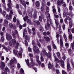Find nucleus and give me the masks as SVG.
<instances>
[{
	"label": "nucleus",
	"instance_id": "f257e3e1",
	"mask_svg": "<svg viewBox=\"0 0 74 74\" xmlns=\"http://www.w3.org/2000/svg\"><path fill=\"white\" fill-rule=\"evenodd\" d=\"M6 39L8 41H10L11 40H12V42H10L9 43V45L10 46H12V44L14 45H15L16 47L15 48L16 49L17 48H18V46H19V43L17 42H16V41L15 39H12V37L11 36V35L10 34H6Z\"/></svg>",
	"mask_w": 74,
	"mask_h": 74
},
{
	"label": "nucleus",
	"instance_id": "f03ea898",
	"mask_svg": "<svg viewBox=\"0 0 74 74\" xmlns=\"http://www.w3.org/2000/svg\"><path fill=\"white\" fill-rule=\"evenodd\" d=\"M63 16L64 17L66 16V18L64 20V22L67 25H68V22H67V19H68L69 20V27L70 28H71L72 27V20H71V18L69 17L70 16V14L69 13L67 12L66 13L65 12H64L63 13Z\"/></svg>",
	"mask_w": 74,
	"mask_h": 74
},
{
	"label": "nucleus",
	"instance_id": "7ed1b4c3",
	"mask_svg": "<svg viewBox=\"0 0 74 74\" xmlns=\"http://www.w3.org/2000/svg\"><path fill=\"white\" fill-rule=\"evenodd\" d=\"M32 45H33V49L34 52L36 53H39V52H40V50H39V49H38L37 46H36V44L35 43V42L34 40H33L32 41Z\"/></svg>",
	"mask_w": 74,
	"mask_h": 74
},
{
	"label": "nucleus",
	"instance_id": "20e7f679",
	"mask_svg": "<svg viewBox=\"0 0 74 74\" xmlns=\"http://www.w3.org/2000/svg\"><path fill=\"white\" fill-rule=\"evenodd\" d=\"M8 0V8L7 9V8H6V6L5 5H3V6L4 9H5V10H6L8 12L10 11V10H12V7L11 6V5H12V3H11V0Z\"/></svg>",
	"mask_w": 74,
	"mask_h": 74
},
{
	"label": "nucleus",
	"instance_id": "39448f33",
	"mask_svg": "<svg viewBox=\"0 0 74 74\" xmlns=\"http://www.w3.org/2000/svg\"><path fill=\"white\" fill-rule=\"evenodd\" d=\"M47 16V26H45V29L47 30V27H49L50 26V24H49V21L50 22H51V17H50V14L49 13H48L47 14H46Z\"/></svg>",
	"mask_w": 74,
	"mask_h": 74
},
{
	"label": "nucleus",
	"instance_id": "423d86ee",
	"mask_svg": "<svg viewBox=\"0 0 74 74\" xmlns=\"http://www.w3.org/2000/svg\"><path fill=\"white\" fill-rule=\"evenodd\" d=\"M54 59L56 62H61V65L62 67L63 68V69H64V61L63 60H60L58 59V58H56V56H55Z\"/></svg>",
	"mask_w": 74,
	"mask_h": 74
},
{
	"label": "nucleus",
	"instance_id": "0eeeda50",
	"mask_svg": "<svg viewBox=\"0 0 74 74\" xmlns=\"http://www.w3.org/2000/svg\"><path fill=\"white\" fill-rule=\"evenodd\" d=\"M42 52L44 56H47L49 58H51V53L49 52L48 54L44 49L42 50Z\"/></svg>",
	"mask_w": 74,
	"mask_h": 74
},
{
	"label": "nucleus",
	"instance_id": "6e6552de",
	"mask_svg": "<svg viewBox=\"0 0 74 74\" xmlns=\"http://www.w3.org/2000/svg\"><path fill=\"white\" fill-rule=\"evenodd\" d=\"M13 14V12L12 11V10H11L10 11V14L9 15H7L6 16V18L7 19H11V17L12 16V15Z\"/></svg>",
	"mask_w": 74,
	"mask_h": 74
},
{
	"label": "nucleus",
	"instance_id": "1a4fd4ad",
	"mask_svg": "<svg viewBox=\"0 0 74 74\" xmlns=\"http://www.w3.org/2000/svg\"><path fill=\"white\" fill-rule=\"evenodd\" d=\"M64 3V1L63 0H58L57 1V7H60V5H61V4Z\"/></svg>",
	"mask_w": 74,
	"mask_h": 74
},
{
	"label": "nucleus",
	"instance_id": "9d476101",
	"mask_svg": "<svg viewBox=\"0 0 74 74\" xmlns=\"http://www.w3.org/2000/svg\"><path fill=\"white\" fill-rule=\"evenodd\" d=\"M24 32H23V36L25 37V38L26 40H29L30 39V36H27V35H25V32H27V31L26 30V29H25L24 30Z\"/></svg>",
	"mask_w": 74,
	"mask_h": 74
},
{
	"label": "nucleus",
	"instance_id": "9b49d317",
	"mask_svg": "<svg viewBox=\"0 0 74 74\" xmlns=\"http://www.w3.org/2000/svg\"><path fill=\"white\" fill-rule=\"evenodd\" d=\"M13 59L14 60H13V59H12L10 61V64H11V65L13 64H14V63H17V60H16L15 58L14 57Z\"/></svg>",
	"mask_w": 74,
	"mask_h": 74
},
{
	"label": "nucleus",
	"instance_id": "f8f14e48",
	"mask_svg": "<svg viewBox=\"0 0 74 74\" xmlns=\"http://www.w3.org/2000/svg\"><path fill=\"white\" fill-rule=\"evenodd\" d=\"M24 21L26 22L27 20V22L28 23H29V24H32V22H31V21L30 19H28V17L27 16H25V17L23 18Z\"/></svg>",
	"mask_w": 74,
	"mask_h": 74
},
{
	"label": "nucleus",
	"instance_id": "ddd939ff",
	"mask_svg": "<svg viewBox=\"0 0 74 74\" xmlns=\"http://www.w3.org/2000/svg\"><path fill=\"white\" fill-rule=\"evenodd\" d=\"M48 67L49 69H52L53 71H55V68L53 65H51L50 62H49L48 64Z\"/></svg>",
	"mask_w": 74,
	"mask_h": 74
},
{
	"label": "nucleus",
	"instance_id": "4468645a",
	"mask_svg": "<svg viewBox=\"0 0 74 74\" xmlns=\"http://www.w3.org/2000/svg\"><path fill=\"white\" fill-rule=\"evenodd\" d=\"M54 20L55 21L56 27V28H54V27H53V24H51V25L54 28V29H58V26L59 25V22H58V20H56V19H54Z\"/></svg>",
	"mask_w": 74,
	"mask_h": 74
},
{
	"label": "nucleus",
	"instance_id": "2eb2a0df",
	"mask_svg": "<svg viewBox=\"0 0 74 74\" xmlns=\"http://www.w3.org/2000/svg\"><path fill=\"white\" fill-rule=\"evenodd\" d=\"M31 61L32 62V63L29 66V67H33L34 66L36 65V66H38V64H36L34 63H33V59L32 58H31Z\"/></svg>",
	"mask_w": 74,
	"mask_h": 74
},
{
	"label": "nucleus",
	"instance_id": "dca6fc26",
	"mask_svg": "<svg viewBox=\"0 0 74 74\" xmlns=\"http://www.w3.org/2000/svg\"><path fill=\"white\" fill-rule=\"evenodd\" d=\"M7 72L9 74L10 73V70L7 67H6L5 69V72H2V74H7Z\"/></svg>",
	"mask_w": 74,
	"mask_h": 74
},
{
	"label": "nucleus",
	"instance_id": "f3484780",
	"mask_svg": "<svg viewBox=\"0 0 74 74\" xmlns=\"http://www.w3.org/2000/svg\"><path fill=\"white\" fill-rule=\"evenodd\" d=\"M14 32V33L13 32H12V36L14 38H15L16 37L15 36V34H18V31L16 30H15Z\"/></svg>",
	"mask_w": 74,
	"mask_h": 74
},
{
	"label": "nucleus",
	"instance_id": "a211bd4d",
	"mask_svg": "<svg viewBox=\"0 0 74 74\" xmlns=\"http://www.w3.org/2000/svg\"><path fill=\"white\" fill-rule=\"evenodd\" d=\"M1 66L0 67L1 69H3L5 67V64L2 61H1Z\"/></svg>",
	"mask_w": 74,
	"mask_h": 74
},
{
	"label": "nucleus",
	"instance_id": "6ab92c4d",
	"mask_svg": "<svg viewBox=\"0 0 74 74\" xmlns=\"http://www.w3.org/2000/svg\"><path fill=\"white\" fill-rule=\"evenodd\" d=\"M60 46L61 47H63V40H62V39H63V38H62V36H60Z\"/></svg>",
	"mask_w": 74,
	"mask_h": 74
},
{
	"label": "nucleus",
	"instance_id": "aec40b11",
	"mask_svg": "<svg viewBox=\"0 0 74 74\" xmlns=\"http://www.w3.org/2000/svg\"><path fill=\"white\" fill-rule=\"evenodd\" d=\"M36 58L37 59L36 62H37L38 63V65L40 66L41 64V62L39 61V56H36Z\"/></svg>",
	"mask_w": 74,
	"mask_h": 74
},
{
	"label": "nucleus",
	"instance_id": "412c9836",
	"mask_svg": "<svg viewBox=\"0 0 74 74\" xmlns=\"http://www.w3.org/2000/svg\"><path fill=\"white\" fill-rule=\"evenodd\" d=\"M44 38L46 41H49L50 39L48 37L45 36Z\"/></svg>",
	"mask_w": 74,
	"mask_h": 74
},
{
	"label": "nucleus",
	"instance_id": "4be33fe9",
	"mask_svg": "<svg viewBox=\"0 0 74 74\" xmlns=\"http://www.w3.org/2000/svg\"><path fill=\"white\" fill-rule=\"evenodd\" d=\"M69 34V39H70L71 40H72V39H73V36L72 35L71 33H70Z\"/></svg>",
	"mask_w": 74,
	"mask_h": 74
},
{
	"label": "nucleus",
	"instance_id": "5701e85b",
	"mask_svg": "<svg viewBox=\"0 0 74 74\" xmlns=\"http://www.w3.org/2000/svg\"><path fill=\"white\" fill-rule=\"evenodd\" d=\"M40 32L41 33H42V32L44 31V29L43 28V27H42L41 25H40Z\"/></svg>",
	"mask_w": 74,
	"mask_h": 74
},
{
	"label": "nucleus",
	"instance_id": "b1692460",
	"mask_svg": "<svg viewBox=\"0 0 74 74\" xmlns=\"http://www.w3.org/2000/svg\"><path fill=\"white\" fill-rule=\"evenodd\" d=\"M67 67L68 70H70V69H71V67H70V65L69 63H67Z\"/></svg>",
	"mask_w": 74,
	"mask_h": 74
},
{
	"label": "nucleus",
	"instance_id": "393cba45",
	"mask_svg": "<svg viewBox=\"0 0 74 74\" xmlns=\"http://www.w3.org/2000/svg\"><path fill=\"white\" fill-rule=\"evenodd\" d=\"M47 48H48V49L50 51V52H51V51H52V49H51V46L49 45L47 47Z\"/></svg>",
	"mask_w": 74,
	"mask_h": 74
},
{
	"label": "nucleus",
	"instance_id": "a878e982",
	"mask_svg": "<svg viewBox=\"0 0 74 74\" xmlns=\"http://www.w3.org/2000/svg\"><path fill=\"white\" fill-rule=\"evenodd\" d=\"M57 56L58 58L59 59H61V57H60V53L59 52H58L57 53Z\"/></svg>",
	"mask_w": 74,
	"mask_h": 74
},
{
	"label": "nucleus",
	"instance_id": "bb28decb",
	"mask_svg": "<svg viewBox=\"0 0 74 74\" xmlns=\"http://www.w3.org/2000/svg\"><path fill=\"white\" fill-rule=\"evenodd\" d=\"M35 4L36 7H39V5H40V2L38 1H37L35 3Z\"/></svg>",
	"mask_w": 74,
	"mask_h": 74
},
{
	"label": "nucleus",
	"instance_id": "cd10ccee",
	"mask_svg": "<svg viewBox=\"0 0 74 74\" xmlns=\"http://www.w3.org/2000/svg\"><path fill=\"white\" fill-rule=\"evenodd\" d=\"M53 12L54 14V15H55L56 14V9H53Z\"/></svg>",
	"mask_w": 74,
	"mask_h": 74
},
{
	"label": "nucleus",
	"instance_id": "c85d7f7f",
	"mask_svg": "<svg viewBox=\"0 0 74 74\" xmlns=\"http://www.w3.org/2000/svg\"><path fill=\"white\" fill-rule=\"evenodd\" d=\"M25 61L28 66H29V60L28 59L25 60Z\"/></svg>",
	"mask_w": 74,
	"mask_h": 74
},
{
	"label": "nucleus",
	"instance_id": "c756f323",
	"mask_svg": "<svg viewBox=\"0 0 74 74\" xmlns=\"http://www.w3.org/2000/svg\"><path fill=\"white\" fill-rule=\"evenodd\" d=\"M20 73L21 74H24V71L23 69H20Z\"/></svg>",
	"mask_w": 74,
	"mask_h": 74
},
{
	"label": "nucleus",
	"instance_id": "7c9ffc66",
	"mask_svg": "<svg viewBox=\"0 0 74 74\" xmlns=\"http://www.w3.org/2000/svg\"><path fill=\"white\" fill-rule=\"evenodd\" d=\"M64 37L65 40L66 41H67V36H66V34H65L64 33Z\"/></svg>",
	"mask_w": 74,
	"mask_h": 74
},
{
	"label": "nucleus",
	"instance_id": "2f4dec72",
	"mask_svg": "<svg viewBox=\"0 0 74 74\" xmlns=\"http://www.w3.org/2000/svg\"><path fill=\"white\" fill-rule=\"evenodd\" d=\"M40 60L42 62L44 61V58H43V57H42V53L41 54Z\"/></svg>",
	"mask_w": 74,
	"mask_h": 74
},
{
	"label": "nucleus",
	"instance_id": "473e14b6",
	"mask_svg": "<svg viewBox=\"0 0 74 74\" xmlns=\"http://www.w3.org/2000/svg\"><path fill=\"white\" fill-rule=\"evenodd\" d=\"M46 12L47 13L49 12V8H48L47 6H46Z\"/></svg>",
	"mask_w": 74,
	"mask_h": 74
},
{
	"label": "nucleus",
	"instance_id": "72a5a7b5",
	"mask_svg": "<svg viewBox=\"0 0 74 74\" xmlns=\"http://www.w3.org/2000/svg\"><path fill=\"white\" fill-rule=\"evenodd\" d=\"M13 51L14 54L15 55H18V51H16L15 50H13Z\"/></svg>",
	"mask_w": 74,
	"mask_h": 74
},
{
	"label": "nucleus",
	"instance_id": "f704fd0d",
	"mask_svg": "<svg viewBox=\"0 0 74 74\" xmlns=\"http://www.w3.org/2000/svg\"><path fill=\"white\" fill-rule=\"evenodd\" d=\"M21 3L22 4V5H23V6H24V7L26 8V3H25V2H22Z\"/></svg>",
	"mask_w": 74,
	"mask_h": 74
},
{
	"label": "nucleus",
	"instance_id": "c9c22d12",
	"mask_svg": "<svg viewBox=\"0 0 74 74\" xmlns=\"http://www.w3.org/2000/svg\"><path fill=\"white\" fill-rule=\"evenodd\" d=\"M4 23L5 24H6V25H7L8 23V21L7 20L5 19L4 20Z\"/></svg>",
	"mask_w": 74,
	"mask_h": 74
},
{
	"label": "nucleus",
	"instance_id": "e433bc0d",
	"mask_svg": "<svg viewBox=\"0 0 74 74\" xmlns=\"http://www.w3.org/2000/svg\"><path fill=\"white\" fill-rule=\"evenodd\" d=\"M71 48L72 49H74V44L73 43H71Z\"/></svg>",
	"mask_w": 74,
	"mask_h": 74
},
{
	"label": "nucleus",
	"instance_id": "4c0bfd02",
	"mask_svg": "<svg viewBox=\"0 0 74 74\" xmlns=\"http://www.w3.org/2000/svg\"><path fill=\"white\" fill-rule=\"evenodd\" d=\"M60 36V35H59V34H57L56 35V38H57V40L58 41L59 40V36Z\"/></svg>",
	"mask_w": 74,
	"mask_h": 74
},
{
	"label": "nucleus",
	"instance_id": "58836bf2",
	"mask_svg": "<svg viewBox=\"0 0 74 74\" xmlns=\"http://www.w3.org/2000/svg\"><path fill=\"white\" fill-rule=\"evenodd\" d=\"M9 26L10 28H12L13 27V25L12 23H10L9 25Z\"/></svg>",
	"mask_w": 74,
	"mask_h": 74
},
{
	"label": "nucleus",
	"instance_id": "ea45409f",
	"mask_svg": "<svg viewBox=\"0 0 74 74\" xmlns=\"http://www.w3.org/2000/svg\"><path fill=\"white\" fill-rule=\"evenodd\" d=\"M57 8H58V12L60 13V11H61V10H60V6H57Z\"/></svg>",
	"mask_w": 74,
	"mask_h": 74
},
{
	"label": "nucleus",
	"instance_id": "a19ab883",
	"mask_svg": "<svg viewBox=\"0 0 74 74\" xmlns=\"http://www.w3.org/2000/svg\"><path fill=\"white\" fill-rule=\"evenodd\" d=\"M2 47L3 48V49H5V50H7V47H5V46L4 45H3L2 46Z\"/></svg>",
	"mask_w": 74,
	"mask_h": 74
},
{
	"label": "nucleus",
	"instance_id": "79ce46f5",
	"mask_svg": "<svg viewBox=\"0 0 74 74\" xmlns=\"http://www.w3.org/2000/svg\"><path fill=\"white\" fill-rule=\"evenodd\" d=\"M69 10H70V11H72L73 10V7H72V5H70L69 7Z\"/></svg>",
	"mask_w": 74,
	"mask_h": 74
},
{
	"label": "nucleus",
	"instance_id": "37998d69",
	"mask_svg": "<svg viewBox=\"0 0 74 74\" xmlns=\"http://www.w3.org/2000/svg\"><path fill=\"white\" fill-rule=\"evenodd\" d=\"M69 16L70 15L72 16H74V14H73V12H72L71 11V12L70 13H69Z\"/></svg>",
	"mask_w": 74,
	"mask_h": 74
},
{
	"label": "nucleus",
	"instance_id": "c03bdc74",
	"mask_svg": "<svg viewBox=\"0 0 74 74\" xmlns=\"http://www.w3.org/2000/svg\"><path fill=\"white\" fill-rule=\"evenodd\" d=\"M13 21L14 22H15L16 21V18L15 17H14L13 19Z\"/></svg>",
	"mask_w": 74,
	"mask_h": 74
},
{
	"label": "nucleus",
	"instance_id": "a18cd8bd",
	"mask_svg": "<svg viewBox=\"0 0 74 74\" xmlns=\"http://www.w3.org/2000/svg\"><path fill=\"white\" fill-rule=\"evenodd\" d=\"M39 20L40 22H41L42 21V17H41V16H39Z\"/></svg>",
	"mask_w": 74,
	"mask_h": 74
},
{
	"label": "nucleus",
	"instance_id": "49530a36",
	"mask_svg": "<svg viewBox=\"0 0 74 74\" xmlns=\"http://www.w3.org/2000/svg\"><path fill=\"white\" fill-rule=\"evenodd\" d=\"M65 46H66L67 48L69 47V44L68 43H66L65 44Z\"/></svg>",
	"mask_w": 74,
	"mask_h": 74
},
{
	"label": "nucleus",
	"instance_id": "de8ad7c7",
	"mask_svg": "<svg viewBox=\"0 0 74 74\" xmlns=\"http://www.w3.org/2000/svg\"><path fill=\"white\" fill-rule=\"evenodd\" d=\"M53 47L54 49H56V46L54 44H53Z\"/></svg>",
	"mask_w": 74,
	"mask_h": 74
},
{
	"label": "nucleus",
	"instance_id": "09e8293b",
	"mask_svg": "<svg viewBox=\"0 0 74 74\" xmlns=\"http://www.w3.org/2000/svg\"><path fill=\"white\" fill-rule=\"evenodd\" d=\"M71 49H69V52L70 55H71Z\"/></svg>",
	"mask_w": 74,
	"mask_h": 74
},
{
	"label": "nucleus",
	"instance_id": "8fccbe9b",
	"mask_svg": "<svg viewBox=\"0 0 74 74\" xmlns=\"http://www.w3.org/2000/svg\"><path fill=\"white\" fill-rule=\"evenodd\" d=\"M17 66L18 68H21V65H20V64H19V63H18L17 64Z\"/></svg>",
	"mask_w": 74,
	"mask_h": 74
},
{
	"label": "nucleus",
	"instance_id": "3c124183",
	"mask_svg": "<svg viewBox=\"0 0 74 74\" xmlns=\"http://www.w3.org/2000/svg\"><path fill=\"white\" fill-rule=\"evenodd\" d=\"M56 68H60V67L59 66V64H56Z\"/></svg>",
	"mask_w": 74,
	"mask_h": 74
},
{
	"label": "nucleus",
	"instance_id": "603ef678",
	"mask_svg": "<svg viewBox=\"0 0 74 74\" xmlns=\"http://www.w3.org/2000/svg\"><path fill=\"white\" fill-rule=\"evenodd\" d=\"M1 1L3 4L4 5H5V0H1Z\"/></svg>",
	"mask_w": 74,
	"mask_h": 74
},
{
	"label": "nucleus",
	"instance_id": "864d4df0",
	"mask_svg": "<svg viewBox=\"0 0 74 74\" xmlns=\"http://www.w3.org/2000/svg\"><path fill=\"white\" fill-rule=\"evenodd\" d=\"M1 38L2 42H3V41H4V36H2Z\"/></svg>",
	"mask_w": 74,
	"mask_h": 74
},
{
	"label": "nucleus",
	"instance_id": "5fc2aeb1",
	"mask_svg": "<svg viewBox=\"0 0 74 74\" xmlns=\"http://www.w3.org/2000/svg\"><path fill=\"white\" fill-rule=\"evenodd\" d=\"M0 34L2 37L4 36V33L3 32H0Z\"/></svg>",
	"mask_w": 74,
	"mask_h": 74
},
{
	"label": "nucleus",
	"instance_id": "6e6d98bb",
	"mask_svg": "<svg viewBox=\"0 0 74 74\" xmlns=\"http://www.w3.org/2000/svg\"><path fill=\"white\" fill-rule=\"evenodd\" d=\"M54 16H55L56 18H57V19H58V18H59V16L58 15L55 14V15H54Z\"/></svg>",
	"mask_w": 74,
	"mask_h": 74
},
{
	"label": "nucleus",
	"instance_id": "4d7b16f0",
	"mask_svg": "<svg viewBox=\"0 0 74 74\" xmlns=\"http://www.w3.org/2000/svg\"><path fill=\"white\" fill-rule=\"evenodd\" d=\"M60 22L61 23H63V19L61 18L60 19Z\"/></svg>",
	"mask_w": 74,
	"mask_h": 74
},
{
	"label": "nucleus",
	"instance_id": "13d9d810",
	"mask_svg": "<svg viewBox=\"0 0 74 74\" xmlns=\"http://www.w3.org/2000/svg\"><path fill=\"white\" fill-rule=\"evenodd\" d=\"M17 25H20V23H19V21L18 20L17 21Z\"/></svg>",
	"mask_w": 74,
	"mask_h": 74
},
{
	"label": "nucleus",
	"instance_id": "bf43d9fd",
	"mask_svg": "<svg viewBox=\"0 0 74 74\" xmlns=\"http://www.w3.org/2000/svg\"><path fill=\"white\" fill-rule=\"evenodd\" d=\"M28 49L29 52H32V49L30 47H29Z\"/></svg>",
	"mask_w": 74,
	"mask_h": 74
},
{
	"label": "nucleus",
	"instance_id": "052dcab7",
	"mask_svg": "<svg viewBox=\"0 0 74 74\" xmlns=\"http://www.w3.org/2000/svg\"><path fill=\"white\" fill-rule=\"evenodd\" d=\"M40 9L41 11H44V8L43 7V6H42V7Z\"/></svg>",
	"mask_w": 74,
	"mask_h": 74
},
{
	"label": "nucleus",
	"instance_id": "680f3d73",
	"mask_svg": "<svg viewBox=\"0 0 74 74\" xmlns=\"http://www.w3.org/2000/svg\"><path fill=\"white\" fill-rule=\"evenodd\" d=\"M62 73L63 74H67V73H66V72H65V71L63 70H62Z\"/></svg>",
	"mask_w": 74,
	"mask_h": 74
},
{
	"label": "nucleus",
	"instance_id": "e2e57ef3",
	"mask_svg": "<svg viewBox=\"0 0 74 74\" xmlns=\"http://www.w3.org/2000/svg\"><path fill=\"white\" fill-rule=\"evenodd\" d=\"M56 73H57V74H59V73H60L59 71V70H58V69L56 70Z\"/></svg>",
	"mask_w": 74,
	"mask_h": 74
},
{
	"label": "nucleus",
	"instance_id": "0e129e2a",
	"mask_svg": "<svg viewBox=\"0 0 74 74\" xmlns=\"http://www.w3.org/2000/svg\"><path fill=\"white\" fill-rule=\"evenodd\" d=\"M18 13L20 14V15H22V14L21 12V11L19 10H18Z\"/></svg>",
	"mask_w": 74,
	"mask_h": 74
},
{
	"label": "nucleus",
	"instance_id": "69168bd1",
	"mask_svg": "<svg viewBox=\"0 0 74 74\" xmlns=\"http://www.w3.org/2000/svg\"><path fill=\"white\" fill-rule=\"evenodd\" d=\"M71 31L72 33H74V28H73L72 29H71Z\"/></svg>",
	"mask_w": 74,
	"mask_h": 74
},
{
	"label": "nucleus",
	"instance_id": "338daca9",
	"mask_svg": "<svg viewBox=\"0 0 74 74\" xmlns=\"http://www.w3.org/2000/svg\"><path fill=\"white\" fill-rule=\"evenodd\" d=\"M29 56L30 57H31V58H33V54H32V53H29Z\"/></svg>",
	"mask_w": 74,
	"mask_h": 74
},
{
	"label": "nucleus",
	"instance_id": "774afa93",
	"mask_svg": "<svg viewBox=\"0 0 74 74\" xmlns=\"http://www.w3.org/2000/svg\"><path fill=\"white\" fill-rule=\"evenodd\" d=\"M71 63L72 65H73V67H74V62H73L72 61H71Z\"/></svg>",
	"mask_w": 74,
	"mask_h": 74
}]
</instances>
